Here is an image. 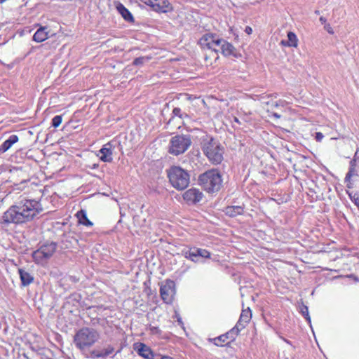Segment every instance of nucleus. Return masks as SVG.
Instances as JSON below:
<instances>
[{
	"mask_svg": "<svg viewBox=\"0 0 359 359\" xmlns=\"http://www.w3.org/2000/svg\"><path fill=\"white\" fill-rule=\"evenodd\" d=\"M42 211L39 200L24 198L11 206L4 213L2 219L5 224H20L34 220Z\"/></svg>",
	"mask_w": 359,
	"mask_h": 359,
	"instance_id": "1",
	"label": "nucleus"
},
{
	"mask_svg": "<svg viewBox=\"0 0 359 359\" xmlns=\"http://www.w3.org/2000/svg\"><path fill=\"white\" fill-rule=\"evenodd\" d=\"M100 338V332L92 327H85L79 329L74 337V343L81 351L92 347Z\"/></svg>",
	"mask_w": 359,
	"mask_h": 359,
	"instance_id": "2",
	"label": "nucleus"
},
{
	"mask_svg": "<svg viewBox=\"0 0 359 359\" xmlns=\"http://www.w3.org/2000/svg\"><path fill=\"white\" fill-rule=\"evenodd\" d=\"M201 149L205 156L212 163L217 165L222 161L224 147L218 140L210 137H206L203 138L201 142Z\"/></svg>",
	"mask_w": 359,
	"mask_h": 359,
	"instance_id": "3",
	"label": "nucleus"
},
{
	"mask_svg": "<svg viewBox=\"0 0 359 359\" xmlns=\"http://www.w3.org/2000/svg\"><path fill=\"white\" fill-rule=\"evenodd\" d=\"M168 177L171 185L177 190L185 189L190 183L189 172L180 166H172L168 171Z\"/></svg>",
	"mask_w": 359,
	"mask_h": 359,
	"instance_id": "4",
	"label": "nucleus"
},
{
	"mask_svg": "<svg viewBox=\"0 0 359 359\" xmlns=\"http://www.w3.org/2000/svg\"><path fill=\"white\" fill-rule=\"evenodd\" d=\"M198 182L208 192H215L219 190L222 180L218 171L210 170L201 174L198 177Z\"/></svg>",
	"mask_w": 359,
	"mask_h": 359,
	"instance_id": "5",
	"label": "nucleus"
},
{
	"mask_svg": "<svg viewBox=\"0 0 359 359\" xmlns=\"http://www.w3.org/2000/svg\"><path fill=\"white\" fill-rule=\"evenodd\" d=\"M191 140L189 135H177L171 137L168 145V153L179 156L184 154L191 146Z\"/></svg>",
	"mask_w": 359,
	"mask_h": 359,
	"instance_id": "6",
	"label": "nucleus"
},
{
	"mask_svg": "<svg viewBox=\"0 0 359 359\" xmlns=\"http://www.w3.org/2000/svg\"><path fill=\"white\" fill-rule=\"evenodd\" d=\"M57 248L55 242L47 243L42 245L39 249L33 252L32 257L35 263L43 265L53 255Z\"/></svg>",
	"mask_w": 359,
	"mask_h": 359,
	"instance_id": "7",
	"label": "nucleus"
},
{
	"mask_svg": "<svg viewBox=\"0 0 359 359\" xmlns=\"http://www.w3.org/2000/svg\"><path fill=\"white\" fill-rule=\"evenodd\" d=\"M182 255L185 258L190 259L194 262H200V258L210 257V253L207 250L196 247L183 250Z\"/></svg>",
	"mask_w": 359,
	"mask_h": 359,
	"instance_id": "8",
	"label": "nucleus"
},
{
	"mask_svg": "<svg viewBox=\"0 0 359 359\" xmlns=\"http://www.w3.org/2000/svg\"><path fill=\"white\" fill-rule=\"evenodd\" d=\"M160 294L165 303H172L175 294V282L171 280H166L165 283L161 286Z\"/></svg>",
	"mask_w": 359,
	"mask_h": 359,
	"instance_id": "9",
	"label": "nucleus"
},
{
	"mask_svg": "<svg viewBox=\"0 0 359 359\" xmlns=\"http://www.w3.org/2000/svg\"><path fill=\"white\" fill-rule=\"evenodd\" d=\"M238 329L237 327H233L230 331L224 334H222L215 339H213L214 344L217 346H223V343L228 344L230 341L235 340L236 337L239 334Z\"/></svg>",
	"mask_w": 359,
	"mask_h": 359,
	"instance_id": "10",
	"label": "nucleus"
},
{
	"mask_svg": "<svg viewBox=\"0 0 359 359\" xmlns=\"http://www.w3.org/2000/svg\"><path fill=\"white\" fill-rule=\"evenodd\" d=\"M203 194L196 188H191L183 194V198L187 203L194 204L198 203L203 198Z\"/></svg>",
	"mask_w": 359,
	"mask_h": 359,
	"instance_id": "11",
	"label": "nucleus"
},
{
	"mask_svg": "<svg viewBox=\"0 0 359 359\" xmlns=\"http://www.w3.org/2000/svg\"><path fill=\"white\" fill-rule=\"evenodd\" d=\"M198 43L202 48L210 50L211 45L215 46L218 43V35L212 33L205 34Z\"/></svg>",
	"mask_w": 359,
	"mask_h": 359,
	"instance_id": "12",
	"label": "nucleus"
},
{
	"mask_svg": "<svg viewBox=\"0 0 359 359\" xmlns=\"http://www.w3.org/2000/svg\"><path fill=\"white\" fill-rule=\"evenodd\" d=\"M252 318V313L250 308L243 309L240 316L239 320L234 327H237L240 332L250 322Z\"/></svg>",
	"mask_w": 359,
	"mask_h": 359,
	"instance_id": "13",
	"label": "nucleus"
},
{
	"mask_svg": "<svg viewBox=\"0 0 359 359\" xmlns=\"http://www.w3.org/2000/svg\"><path fill=\"white\" fill-rule=\"evenodd\" d=\"M100 159L103 162H111L112 161V146L110 143L105 144L97 154Z\"/></svg>",
	"mask_w": 359,
	"mask_h": 359,
	"instance_id": "14",
	"label": "nucleus"
},
{
	"mask_svg": "<svg viewBox=\"0 0 359 359\" xmlns=\"http://www.w3.org/2000/svg\"><path fill=\"white\" fill-rule=\"evenodd\" d=\"M49 37V32L46 26H40L33 35V41L41 43Z\"/></svg>",
	"mask_w": 359,
	"mask_h": 359,
	"instance_id": "15",
	"label": "nucleus"
},
{
	"mask_svg": "<svg viewBox=\"0 0 359 359\" xmlns=\"http://www.w3.org/2000/svg\"><path fill=\"white\" fill-rule=\"evenodd\" d=\"M114 351V348L111 346H108L107 347L99 350L94 349L91 351L90 355L92 358H104L110 355H111Z\"/></svg>",
	"mask_w": 359,
	"mask_h": 359,
	"instance_id": "16",
	"label": "nucleus"
},
{
	"mask_svg": "<svg viewBox=\"0 0 359 359\" xmlns=\"http://www.w3.org/2000/svg\"><path fill=\"white\" fill-rule=\"evenodd\" d=\"M137 353L145 359H153L154 354L149 347L144 344L140 343L135 348Z\"/></svg>",
	"mask_w": 359,
	"mask_h": 359,
	"instance_id": "17",
	"label": "nucleus"
},
{
	"mask_svg": "<svg viewBox=\"0 0 359 359\" xmlns=\"http://www.w3.org/2000/svg\"><path fill=\"white\" fill-rule=\"evenodd\" d=\"M221 52L225 56L232 55L235 57H238V53L233 46L224 39L222 45Z\"/></svg>",
	"mask_w": 359,
	"mask_h": 359,
	"instance_id": "18",
	"label": "nucleus"
},
{
	"mask_svg": "<svg viewBox=\"0 0 359 359\" xmlns=\"http://www.w3.org/2000/svg\"><path fill=\"white\" fill-rule=\"evenodd\" d=\"M117 11L121 15L123 19L127 22H134V18L128 8L121 3L118 2L116 5Z\"/></svg>",
	"mask_w": 359,
	"mask_h": 359,
	"instance_id": "19",
	"label": "nucleus"
},
{
	"mask_svg": "<svg viewBox=\"0 0 359 359\" xmlns=\"http://www.w3.org/2000/svg\"><path fill=\"white\" fill-rule=\"evenodd\" d=\"M153 9L160 13H166L170 9V3L168 0H155Z\"/></svg>",
	"mask_w": 359,
	"mask_h": 359,
	"instance_id": "20",
	"label": "nucleus"
},
{
	"mask_svg": "<svg viewBox=\"0 0 359 359\" xmlns=\"http://www.w3.org/2000/svg\"><path fill=\"white\" fill-rule=\"evenodd\" d=\"M18 137L16 135H11L6 140H5L0 146V151L6 152L8 151L15 143L18 141Z\"/></svg>",
	"mask_w": 359,
	"mask_h": 359,
	"instance_id": "21",
	"label": "nucleus"
},
{
	"mask_svg": "<svg viewBox=\"0 0 359 359\" xmlns=\"http://www.w3.org/2000/svg\"><path fill=\"white\" fill-rule=\"evenodd\" d=\"M21 283L23 286H27L31 284L34 281L33 276L27 271L19 269L18 270Z\"/></svg>",
	"mask_w": 359,
	"mask_h": 359,
	"instance_id": "22",
	"label": "nucleus"
},
{
	"mask_svg": "<svg viewBox=\"0 0 359 359\" xmlns=\"http://www.w3.org/2000/svg\"><path fill=\"white\" fill-rule=\"evenodd\" d=\"M280 43L285 46L296 48L298 46V39L294 32H289L287 33V40H282Z\"/></svg>",
	"mask_w": 359,
	"mask_h": 359,
	"instance_id": "23",
	"label": "nucleus"
},
{
	"mask_svg": "<svg viewBox=\"0 0 359 359\" xmlns=\"http://www.w3.org/2000/svg\"><path fill=\"white\" fill-rule=\"evenodd\" d=\"M224 212L225 214L229 217H236L237 215H242L244 212V209L243 207L239 205L228 206L226 208Z\"/></svg>",
	"mask_w": 359,
	"mask_h": 359,
	"instance_id": "24",
	"label": "nucleus"
},
{
	"mask_svg": "<svg viewBox=\"0 0 359 359\" xmlns=\"http://www.w3.org/2000/svg\"><path fill=\"white\" fill-rule=\"evenodd\" d=\"M76 217L78 219V222L80 224L91 226H93V222H91L87 217L86 212L83 210H81L77 212Z\"/></svg>",
	"mask_w": 359,
	"mask_h": 359,
	"instance_id": "25",
	"label": "nucleus"
},
{
	"mask_svg": "<svg viewBox=\"0 0 359 359\" xmlns=\"http://www.w3.org/2000/svg\"><path fill=\"white\" fill-rule=\"evenodd\" d=\"M358 161L355 158H353L350 162V168L348 172L346 175L345 180L349 182L351 177L355 175V168Z\"/></svg>",
	"mask_w": 359,
	"mask_h": 359,
	"instance_id": "26",
	"label": "nucleus"
},
{
	"mask_svg": "<svg viewBox=\"0 0 359 359\" xmlns=\"http://www.w3.org/2000/svg\"><path fill=\"white\" fill-rule=\"evenodd\" d=\"M223 39L218 36V43L217 45H211L210 50L212 53L215 55V60L218 59L217 52L221 50Z\"/></svg>",
	"mask_w": 359,
	"mask_h": 359,
	"instance_id": "27",
	"label": "nucleus"
},
{
	"mask_svg": "<svg viewBox=\"0 0 359 359\" xmlns=\"http://www.w3.org/2000/svg\"><path fill=\"white\" fill-rule=\"evenodd\" d=\"M299 311L302 316L306 318L309 323H311V318L309 313V309L307 306L302 304L299 306Z\"/></svg>",
	"mask_w": 359,
	"mask_h": 359,
	"instance_id": "28",
	"label": "nucleus"
},
{
	"mask_svg": "<svg viewBox=\"0 0 359 359\" xmlns=\"http://www.w3.org/2000/svg\"><path fill=\"white\" fill-rule=\"evenodd\" d=\"M62 121V116L61 115L55 116L52 119V126L57 128Z\"/></svg>",
	"mask_w": 359,
	"mask_h": 359,
	"instance_id": "29",
	"label": "nucleus"
},
{
	"mask_svg": "<svg viewBox=\"0 0 359 359\" xmlns=\"http://www.w3.org/2000/svg\"><path fill=\"white\" fill-rule=\"evenodd\" d=\"M149 60V57H139L134 60L133 65L136 66L142 65L145 62Z\"/></svg>",
	"mask_w": 359,
	"mask_h": 359,
	"instance_id": "30",
	"label": "nucleus"
},
{
	"mask_svg": "<svg viewBox=\"0 0 359 359\" xmlns=\"http://www.w3.org/2000/svg\"><path fill=\"white\" fill-rule=\"evenodd\" d=\"M172 114L175 116H178V117L181 118H183L184 117H187L188 116V115L187 114L182 113L181 109L179 108V107H175V108L173 109Z\"/></svg>",
	"mask_w": 359,
	"mask_h": 359,
	"instance_id": "31",
	"label": "nucleus"
},
{
	"mask_svg": "<svg viewBox=\"0 0 359 359\" xmlns=\"http://www.w3.org/2000/svg\"><path fill=\"white\" fill-rule=\"evenodd\" d=\"M149 329L151 333L153 334H158L161 332L160 329L156 326H149Z\"/></svg>",
	"mask_w": 359,
	"mask_h": 359,
	"instance_id": "32",
	"label": "nucleus"
},
{
	"mask_svg": "<svg viewBox=\"0 0 359 359\" xmlns=\"http://www.w3.org/2000/svg\"><path fill=\"white\" fill-rule=\"evenodd\" d=\"M284 102L283 101H279L278 102H271V103H269V102H264L263 103H265L266 105H270L271 108H273V107H278L280 104H282Z\"/></svg>",
	"mask_w": 359,
	"mask_h": 359,
	"instance_id": "33",
	"label": "nucleus"
},
{
	"mask_svg": "<svg viewBox=\"0 0 359 359\" xmlns=\"http://www.w3.org/2000/svg\"><path fill=\"white\" fill-rule=\"evenodd\" d=\"M351 201L353 202V203L357 206V208L359 210V195L354 194L353 196L351 197Z\"/></svg>",
	"mask_w": 359,
	"mask_h": 359,
	"instance_id": "34",
	"label": "nucleus"
},
{
	"mask_svg": "<svg viewBox=\"0 0 359 359\" xmlns=\"http://www.w3.org/2000/svg\"><path fill=\"white\" fill-rule=\"evenodd\" d=\"M324 29L329 33V34H334V31H333V29L332 28L330 24L329 23H326L325 25H324Z\"/></svg>",
	"mask_w": 359,
	"mask_h": 359,
	"instance_id": "35",
	"label": "nucleus"
},
{
	"mask_svg": "<svg viewBox=\"0 0 359 359\" xmlns=\"http://www.w3.org/2000/svg\"><path fill=\"white\" fill-rule=\"evenodd\" d=\"M323 137H324V135H323V133H321L320 132L316 133L315 138L317 141L320 142Z\"/></svg>",
	"mask_w": 359,
	"mask_h": 359,
	"instance_id": "36",
	"label": "nucleus"
},
{
	"mask_svg": "<svg viewBox=\"0 0 359 359\" xmlns=\"http://www.w3.org/2000/svg\"><path fill=\"white\" fill-rule=\"evenodd\" d=\"M145 4L153 8V5H154L155 0H142Z\"/></svg>",
	"mask_w": 359,
	"mask_h": 359,
	"instance_id": "37",
	"label": "nucleus"
},
{
	"mask_svg": "<svg viewBox=\"0 0 359 359\" xmlns=\"http://www.w3.org/2000/svg\"><path fill=\"white\" fill-rule=\"evenodd\" d=\"M353 158H355L358 161V163H359V149H358L355 152Z\"/></svg>",
	"mask_w": 359,
	"mask_h": 359,
	"instance_id": "38",
	"label": "nucleus"
},
{
	"mask_svg": "<svg viewBox=\"0 0 359 359\" xmlns=\"http://www.w3.org/2000/svg\"><path fill=\"white\" fill-rule=\"evenodd\" d=\"M319 20L320 22L323 24V25H325L327 22V20H326V18L325 17H323L321 16L320 18H319Z\"/></svg>",
	"mask_w": 359,
	"mask_h": 359,
	"instance_id": "39",
	"label": "nucleus"
},
{
	"mask_svg": "<svg viewBox=\"0 0 359 359\" xmlns=\"http://www.w3.org/2000/svg\"><path fill=\"white\" fill-rule=\"evenodd\" d=\"M245 32L248 34H250L252 33V28L248 26V27H245Z\"/></svg>",
	"mask_w": 359,
	"mask_h": 359,
	"instance_id": "40",
	"label": "nucleus"
},
{
	"mask_svg": "<svg viewBox=\"0 0 359 359\" xmlns=\"http://www.w3.org/2000/svg\"><path fill=\"white\" fill-rule=\"evenodd\" d=\"M273 116L276 117V118H280V115L277 114V113H273L272 114Z\"/></svg>",
	"mask_w": 359,
	"mask_h": 359,
	"instance_id": "41",
	"label": "nucleus"
},
{
	"mask_svg": "<svg viewBox=\"0 0 359 359\" xmlns=\"http://www.w3.org/2000/svg\"><path fill=\"white\" fill-rule=\"evenodd\" d=\"M97 167H98V165H97V164H93V165L91 166V168H92V169H96Z\"/></svg>",
	"mask_w": 359,
	"mask_h": 359,
	"instance_id": "42",
	"label": "nucleus"
},
{
	"mask_svg": "<svg viewBox=\"0 0 359 359\" xmlns=\"http://www.w3.org/2000/svg\"><path fill=\"white\" fill-rule=\"evenodd\" d=\"M161 359H173V358H171V357H169V356H163V357L161 358Z\"/></svg>",
	"mask_w": 359,
	"mask_h": 359,
	"instance_id": "43",
	"label": "nucleus"
},
{
	"mask_svg": "<svg viewBox=\"0 0 359 359\" xmlns=\"http://www.w3.org/2000/svg\"><path fill=\"white\" fill-rule=\"evenodd\" d=\"M284 341H285L287 344H291V342L290 341H288L287 339H283Z\"/></svg>",
	"mask_w": 359,
	"mask_h": 359,
	"instance_id": "44",
	"label": "nucleus"
},
{
	"mask_svg": "<svg viewBox=\"0 0 359 359\" xmlns=\"http://www.w3.org/2000/svg\"><path fill=\"white\" fill-rule=\"evenodd\" d=\"M6 0H0V2L1 4L4 3V1H6Z\"/></svg>",
	"mask_w": 359,
	"mask_h": 359,
	"instance_id": "45",
	"label": "nucleus"
},
{
	"mask_svg": "<svg viewBox=\"0 0 359 359\" xmlns=\"http://www.w3.org/2000/svg\"><path fill=\"white\" fill-rule=\"evenodd\" d=\"M316 14H318V13H319V11H316Z\"/></svg>",
	"mask_w": 359,
	"mask_h": 359,
	"instance_id": "46",
	"label": "nucleus"
}]
</instances>
